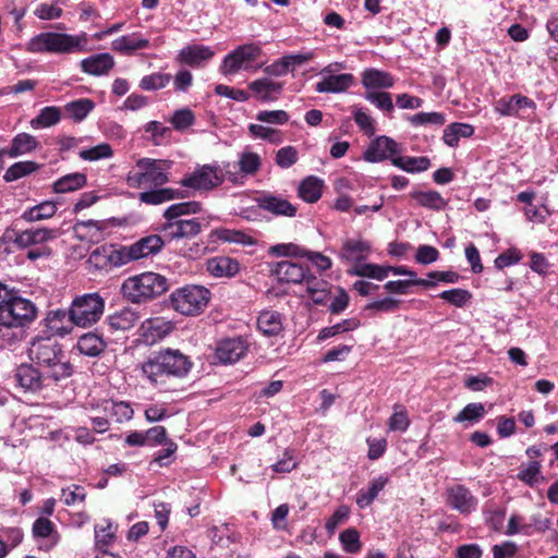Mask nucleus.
Wrapping results in <instances>:
<instances>
[{
	"mask_svg": "<svg viewBox=\"0 0 558 558\" xmlns=\"http://www.w3.org/2000/svg\"><path fill=\"white\" fill-rule=\"evenodd\" d=\"M193 368L191 357L179 349H161L143 364L142 373L154 386H162L167 378L183 379Z\"/></svg>",
	"mask_w": 558,
	"mask_h": 558,
	"instance_id": "nucleus-1",
	"label": "nucleus"
},
{
	"mask_svg": "<svg viewBox=\"0 0 558 558\" xmlns=\"http://www.w3.org/2000/svg\"><path fill=\"white\" fill-rule=\"evenodd\" d=\"M165 243L162 235L150 234L141 238L131 245H123L119 248H97L90 255V259L101 267L106 265L121 267L131 262L156 255L161 251Z\"/></svg>",
	"mask_w": 558,
	"mask_h": 558,
	"instance_id": "nucleus-2",
	"label": "nucleus"
},
{
	"mask_svg": "<svg viewBox=\"0 0 558 558\" xmlns=\"http://www.w3.org/2000/svg\"><path fill=\"white\" fill-rule=\"evenodd\" d=\"M202 204L195 201L172 204L163 211L165 222L158 230L161 232L165 242L194 238L202 231L198 218L185 219L184 216L198 214Z\"/></svg>",
	"mask_w": 558,
	"mask_h": 558,
	"instance_id": "nucleus-3",
	"label": "nucleus"
},
{
	"mask_svg": "<svg viewBox=\"0 0 558 558\" xmlns=\"http://www.w3.org/2000/svg\"><path fill=\"white\" fill-rule=\"evenodd\" d=\"M28 357L31 362L60 381L73 373L71 363L58 341L51 337H36L29 343Z\"/></svg>",
	"mask_w": 558,
	"mask_h": 558,
	"instance_id": "nucleus-4",
	"label": "nucleus"
},
{
	"mask_svg": "<svg viewBox=\"0 0 558 558\" xmlns=\"http://www.w3.org/2000/svg\"><path fill=\"white\" fill-rule=\"evenodd\" d=\"M36 316L37 308L32 301L0 283V348L3 345L5 331L25 326Z\"/></svg>",
	"mask_w": 558,
	"mask_h": 558,
	"instance_id": "nucleus-5",
	"label": "nucleus"
},
{
	"mask_svg": "<svg viewBox=\"0 0 558 558\" xmlns=\"http://www.w3.org/2000/svg\"><path fill=\"white\" fill-rule=\"evenodd\" d=\"M27 50L34 53L72 54L88 52L92 48L88 35L84 32L76 35L45 32L28 41Z\"/></svg>",
	"mask_w": 558,
	"mask_h": 558,
	"instance_id": "nucleus-6",
	"label": "nucleus"
},
{
	"mask_svg": "<svg viewBox=\"0 0 558 558\" xmlns=\"http://www.w3.org/2000/svg\"><path fill=\"white\" fill-rule=\"evenodd\" d=\"M166 277L146 271L126 278L121 286V294L128 302L143 304L161 295L168 290Z\"/></svg>",
	"mask_w": 558,
	"mask_h": 558,
	"instance_id": "nucleus-7",
	"label": "nucleus"
},
{
	"mask_svg": "<svg viewBox=\"0 0 558 558\" xmlns=\"http://www.w3.org/2000/svg\"><path fill=\"white\" fill-rule=\"evenodd\" d=\"M231 165H227V169L223 172L218 166L203 165L194 169L193 172L186 173L180 181V189H190L193 191L208 192L225 181V178L232 183H238L240 178L236 172L230 169Z\"/></svg>",
	"mask_w": 558,
	"mask_h": 558,
	"instance_id": "nucleus-8",
	"label": "nucleus"
},
{
	"mask_svg": "<svg viewBox=\"0 0 558 558\" xmlns=\"http://www.w3.org/2000/svg\"><path fill=\"white\" fill-rule=\"evenodd\" d=\"M170 162L160 159L142 158L135 169L126 175V183L133 189L159 187L169 181Z\"/></svg>",
	"mask_w": 558,
	"mask_h": 558,
	"instance_id": "nucleus-9",
	"label": "nucleus"
},
{
	"mask_svg": "<svg viewBox=\"0 0 558 558\" xmlns=\"http://www.w3.org/2000/svg\"><path fill=\"white\" fill-rule=\"evenodd\" d=\"M210 296L211 293L207 288L187 284L175 289L170 294V306L182 315L195 316L207 307Z\"/></svg>",
	"mask_w": 558,
	"mask_h": 558,
	"instance_id": "nucleus-10",
	"label": "nucleus"
},
{
	"mask_svg": "<svg viewBox=\"0 0 558 558\" xmlns=\"http://www.w3.org/2000/svg\"><path fill=\"white\" fill-rule=\"evenodd\" d=\"M105 300L98 293L76 296L70 307V320L77 327L87 328L96 324L104 314Z\"/></svg>",
	"mask_w": 558,
	"mask_h": 558,
	"instance_id": "nucleus-11",
	"label": "nucleus"
},
{
	"mask_svg": "<svg viewBox=\"0 0 558 558\" xmlns=\"http://www.w3.org/2000/svg\"><path fill=\"white\" fill-rule=\"evenodd\" d=\"M363 87L367 90L366 99L373 105H393L390 93L383 89L393 85L395 78L386 71L374 68L365 69L361 74Z\"/></svg>",
	"mask_w": 558,
	"mask_h": 558,
	"instance_id": "nucleus-12",
	"label": "nucleus"
},
{
	"mask_svg": "<svg viewBox=\"0 0 558 558\" xmlns=\"http://www.w3.org/2000/svg\"><path fill=\"white\" fill-rule=\"evenodd\" d=\"M262 56L259 45L251 43L240 45L225 56L219 66V72L229 77L234 76L241 71H250L254 69L253 63Z\"/></svg>",
	"mask_w": 558,
	"mask_h": 558,
	"instance_id": "nucleus-13",
	"label": "nucleus"
},
{
	"mask_svg": "<svg viewBox=\"0 0 558 558\" xmlns=\"http://www.w3.org/2000/svg\"><path fill=\"white\" fill-rule=\"evenodd\" d=\"M344 62H332L320 70V80L315 83V90L318 93H344L356 84V78L351 73H338L345 70Z\"/></svg>",
	"mask_w": 558,
	"mask_h": 558,
	"instance_id": "nucleus-14",
	"label": "nucleus"
},
{
	"mask_svg": "<svg viewBox=\"0 0 558 558\" xmlns=\"http://www.w3.org/2000/svg\"><path fill=\"white\" fill-rule=\"evenodd\" d=\"M14 378L20 388L33 393L59 383L33 363L21 364L16 367Z\"/></svg>",
	"mask_w": 558,
	"mask_h": 558,
	"instance_id": "nucleus-15",
	"label": "nucleus"
},
{
	"mask_svg": "<svg viewBox=\"0 0 558 558\" xmlns=\"http://www.w3.org/2000/svg\"><path fill=\"white\" fill-rule=\"evenodd\" d=\"M257 206L275 216L295 217L298 208L282 195L263 192L256 198Z\"/></svg>",
	"mask_w": 558,
	"mask_h": 558,
	"instance_id": "nucleus-16",
	"label": "nucleus"
},
{
	"mask_svg": "<svg viewBox=\"0 0 558 558\" xmlns=\"http://www.w3.org/2000/svg\"><path fill=\"white\" fill-rule=\"evenodd\" d=\"M400 153V145L392 138L383 135L369 143L363 153V159L368 162H380Z\"/></svg>",
	"mask_w": 558,
	"mask_h": 558,
	"instance_id": "nucleus-17",
	"label": "nucleus"
},
{
	"mask_svg": "<svg viewBox=\"0 0 558 558\" xmlns=\"http://www.w3.org/2000/svg\"><path fill=\"white\" fill-rule=\"evenodd\" d=\"M447 504L461 514H469L475 511L477 498L464 485L456 484L447 488Z\"/></svg>",
	"mask_w": 558,
	"mask_h": 558,
	"instance_id": "nucleus-18",
	"label": "nucleus"
},
{
	"mask_svg": "<svg viewBox=\"0 0 558 558\" xmlns=\"http://www.w3.org/2000/svg\"><path fill=\"white\" fill-rule=\"evenodd\" d=\"M248 349L242 338H227L217 343L216 357L222 364H233L241 360Z\"/></svg>",
	"mask_w": 558,
	"mask_h": 558,
	"instance_id": "nucleus-19",
	"label": "nucleus"
},
{
	"mask_svg": "<svg viewBox=\"0 0 558 558\" xmlns=\"http://www.w3.org/2000/svg\"><path fill=\"white\" fill-rule=\"evenodd\" d=\"M307 270V266L290 260H281L271 265L270 274L279 282L301 284Z\"/></svg>",
	"mask_w": 558,
	"mask_h": 558,
	"instance_id": "nucleus-20",
	"label": "nucleus"
},
{
	"mask_svg": "<svg viewBox=\"0 0 558 558\" xmlns=\"http://www.w3.org/2000/svg\"><path fill=\"white\" fill-rule=\"evenodd\" d=\"M172 324L161 317H154L142 323L138 332L143 341L147 344H154L172 331Z\"/></svg>",
	"mask_w": 558,
	"mask_h": 558,
	"instance_id": "nucleus-21",
	"label": "nucleus"
},
{
	"mask_svg": "<svg viewBox=\"0 0 558 558\" xmlns=\"http://www.w3.org/2000/svg\"><path fill=\"white\" fill-rule=\"evenodd\" d=\"M138 194V201L147 205H160L173 199H182L189 197V193L184 189L173 187H150Z\"/></svg>",
	"mask_w": 558,
	"mask_h": 558,
	"instance_id": "nucleus-22",
	"label": "nucleus"
},
{
	"mask_svg": "<svg viewBox=\"0 0 558 558\" xmlns=\"http://www.w3.org/2000/svg\"><path fill=\"white\" fill-rule=\"evenodd\" d=\"M114 58L108 52L93 54L80 62L81 70L93 76L109 74V72L114 68Z\"/></svg>",
	"mask_w": 558,
	"mask_h": 558,
	"instance_id": "nucleus-23",
	"label": "nucleus"
},
{
	"mask_svg": "<svg viewBox=\"0 0 558 558\" xmlns=\"http://www.w3.org/2000/svg\"><path fill=\"white\" fill-rule=\"evenodd\" d=\"M214 54V50L208 46L189 45L179 51L177 61L190 66H199L209 61Z\"/></svg>",
	"mask_w": 558,
	"mask_h": 558,
	"instance_id": "nucleus-24",
	"label": "nucleus"
},
{
	"mask_svg": "<svg viewBox=\"0 0 558 558\" xmlns=\"http://www.w3.org/2000/svg\"><path fill=\"white\" fill-rule=\"evenodd\" d=\"M240 265L236 259L229 256H215L206 262V270L215 278H231L239 272Z\"/></svg>",
	"mask_w": 558,
	"mask_h": 558,
	"instance_id": "nucleus-25",
	"label": "nucleus"
},
{
	"mask_svg": "<svg viewBox=\"0 0 558 558\" xmlns=\"http://www.w3.org/2000/svg\"><path fill=\"white\" fill-rule=\"evenodd\" d=\"M150 41L144 38L140 33H132L120 36L112 40L111 49L121 54H132L137 50L147 49Z\"/></svg>",
	"mask_w": 558,
	"mask_h": 558,
	"instance_id": "nucleus-26",
	"label": "nucleus"
},
{
	"mask_svg": "<svg viewBox=\"0 0 558 558\" xmlns=\"http://www.w3.org/2000/svg\"><path fill=\"white\" fill-rule=\"evenodd\" d=\"M257 328L266 337H277L283 331V316L274 310L262 311L257 317Z\"/></svg>",
	"mask_w": 558,
	"mask_h": 558,
	"instance_id": "nucleus-27",
	"label": "nucleus"
},
{
	"mask_svg": "<svg viewBox=\"0 0 558 558\" xmlns=\"http://www.w3.org/2000/svg\"><path fill=\"white\" fill-rule=\"evenodd\" d=\"M39 147L37 138L28 133H19L11 141V145L8 148L0 150L2 156H9L10 158H16L22 155L29 154Z\"/></svg>",
	"mask_w": 558,
	"mask_h": 558,
	"instance_id": "nucleus-28",
	"label": "nucleus"
},
{
	"mask_svg": "<svg viewBox=\"0 0 558 558\" xmlns=\"http://www.w3.org/2000/svg\"><path fill=\"white\" fill-rule=\"evenodd\" d=\"M45 324L51 337H63L70 333L73 325L70 320L69 311L64 310L50 311L45 318Z\"/></svg>",
	"mask_w": 558,
	"mask_h": 558,
	"instance_id": "nucleus-29",
	"label": "nucleus"
},
{
	"mask_svg": "<svg viewBox=\"0 0 558 558\" xmlns=\"http://www.w3.org/2000/svg\"><path fill=\"white\" fill-rule=\"evenodd\" d=\"M250 90L262 101H275L282 90V84L270 77H262L248 85Z\"/></svg>",
	"mask_w": 558,
	"mask_h": 558,
	"instance_id": "nucleus-30",
	"label": "nucleus"
},
{
	"mask_svg": "<svg viewBox=\"0 0 558 558\" xmlns=\"http://www.w3.org/2000/svg\"><path fill=\"white\" fill-rule=\"evenodd\" d=\"M371 252V244L362 239H348L343 242L340 250V257L349 262H360L365 259Z\"/></svg>",
	"mask_w": 558,
	"mask_h": 558,
	"instance_id": "nucleus-31",
	"label": "nucleus"
},
{
	"mask_svg": "<svg viewBox=\"0 0 558 558\" xmlns=\"http://www.w3.org/2000/svg\"><path fill=\"white\" fill-rule=\"evenodd\" d=\"M140 318L141 315L136 310L124 307L108 316L107 324L113 331H126L133 328Z\"/></svg>",
	"mask_w": 558,
	"mask_h": 558,
	"instance_id": "nucleus-32",
	"label": "nucleus"
},
{
	"mask_svg": "<svg viewBox=\"0 0 558 558\" xmlns=\"http://www.w3.org/2000/svg\"><path fill=\"white\" fill-rule=\"evenodd\" d=\"M100 408L106 416H109V418L117 423L130 421L134 414L131 403L126 401L108 399L101 402Z\"/></svg>",
	"mask_w": 558,
	"mask_h": 558,
	"instance_id": "nucleus-33",
	"label": "nucleus"
},
{
	"mask_svg": "<svg viewBox=\"0 0 558 558\" xmlns=\"http://www.w3.org/2000/svg\"><path fill=\"white\" fill-rule=\"evenodd\" d=\"M388 483V477L385 475H379L378 477L373 478L368 483V487L366 489H360L356 495V505L364 509L372 505V502L376 499L378 494L385 488Z\"/></svg>",
	"mask_w": 558,
	"mask_h": 558,
	"instance_id": "nucleus-34",
	"label": "nucleus"
},
{
	"mask_svg": "<svg viewBox=\"0 0 558 558\" xmlns=\"http://www.w3.org/2000/svg\"><path fill=\"white\" fill-rule=\"evenodd\" d=\"M474 133V128L468 123H451L444 130V142L450 146L456 147L460 138L471 137Z\"/></svg>",
	"mask_w": 558,
	"mask_h": 558,
	"instance_id": "nucleus-35",
	"label": "nucleus"
},
{
	"mask_svg": "<svg viewBox=\"0 0 558 558\" xmlns=\"http://www.w3.org/2000/svg\"><path fill=\"white\" fill-rule=\"evenodd\" d=\"M349 274L381 281L390 275V266H381L376 264H355L352 269L349 270Z\"/></svg>",
	"mask_w": 558,
	"mask_h": 558,
	"instance_id": "nucleus-36",
	"label": "nucleus"
},
{
	"mask_svg": "<svg viewBox=\"0 0 558 558\" xmlns=\"http://www.w3.org/2000/svg\"><path fill=\"white\" fill-rule=\"evenodd\" d=\"M106 347L101 337L96 333L88 332L80 337L77 341L78 351L87 356H97Z\"/></svg>",
	"mask_w": 558,
	"mask_h": 558,
	"instance_id": "nucleus-37",
	"label": "nucleus"
},
{
	"mask_svg": "<svg viewBox=\"0 0 558 558\" xmlns=\"http://www.w3.org/2000/svg\"><path fill=\"white\" fill-rule=\"evenodd\" d=\"M411 197L418 205L433 210H441L447 206L445 198L436 191H415L411 193Z\"/></svg>",
	"mask_w": 558,
	"mask_h": 558,
	"instance_id": "nucleus-38",
	"label": "nucleus"
},
{
	"mask_svg": "<svg viewBox=\"0 0 558 558\" xmlns=\"http://www.w3.org/2000/svg\"><path fill=\"white\" fill-rule=\"evenodd\" d=\"M56 211L57 205L53 202L46 201L23 211L21 219L27 222H35L51 218Z\"/></svg>",
	"mask_w": 558,
	"mask_h": 558,
	"instance_id": "nucleus-39",
	"label": "nucleus"
},
{
	"mask_svg": "<svg viewBox=\"0 0 558 558\" xmlns=\"http://www.w3.org/2000/svg\"><path fill=\"white\" fill-rule=\"evenodd\" d=\"M323 181L316 177H308L304 179L299 185V196L307 202L315 203L322 196Z\"/></svg>",
	"mask_w": 558,
	"mask_h": 558,
	"instance_id": "nucleus-40",
	"label": "nucleus"
},
{
	"mask_svg": "<svg viewBox=\"0 0 558 558\" xmlns=\"http://www.w3.org/2000/svg\"><path fill=\"white\" fill-rule=\"evenodd\" d=\"M86 184V175L81 172L63 175L53 184L56 193H69L83 187Z\"/></svg>",
	"mask_w": 558,
	"mask_h": 558,
	"instance_id": "nucleus-41",
	"label": "nucleus"
},
{
	"mask_svg": "<svg viewBox=\"0 0 558 558\" xmlns=\"http://www.w3.org/2000/svg\"><path fill=\"white\" fill-rule=\"evenodd\" d=\"M413 286L432 288L435 287V283L426 279L390 280L384 284V289L390 293L407 294Z\"/></svg>",
	"mask_w": 558,
	"mask_h": 558,
	"instance_id": "nucleus-42",
	"label": "nucleus"
},
{
	"mask_svg": "<svg viewBox=\"0 0 558 558\" xmlns=\"http://www.w3.org/2000/svg\"><path fill=\"white\" fill-rule=\"evenodd\" d=\"M392 163L407 172H422L429 168L430 161L427 157H396Z\"/></svg>",
	"mask_w": 558,
	"mask_h": 558,
	"instance_id": "nucleus-43",
	"label": "nucleus"
},
{
	"mask_svg": "<svg viewBox=\"0 0 558 558\" xmlns=\"http://www.w3.org/2000/svg\"><path fill=\"white\" fill-rule=\"evenodd\" d=\"M485 408L483 403L474 402L466 404L453 418L457 423L474 424L484 417Z\"/></svg>",
	"mask_w": 558,
	"mask_h": 558,
	"instance_id": "nucleus-44",
	"label": "nucleus"
},
{
	"mask_svg": "<svg viewBox=\"0 0 558 558\" xmlns=\"http://www.w3.org/2000/svg\"><path fill=\"white\" fill-rule=\"evenodd\" d=\"M260 165V157L256 153L243 151L240 155L239 161L233 165V168L239 167L243 175H253L258 171Z\"/></svg>",
	"mask_w": 558,
	"mask_h": 558,
	"instance_id": "nucleus-45",
	"label": "nucleus"
},
{
	"mask_svg": "<svg viewBox=\"0 0 558 558\" xmlns=\"http://www.w3.org/2000/svg\"><path fill=\"white\" fill-rule=\"evenodd\" d=\"M60 121V112L57 107H44L39 114L31 120V126L35 130L45 129Z\"/></svg>",
	"mask_w": 558,
	"mask_h": 558,
	"instance_id": "nucleus-46",
	"label": "nucleus"
},
{
	"mask_svg": "<svg viewBox=\"0 0 558 558\" xmlns=\"http://www.w3.org/2000/svg\"><path fill=\"white\" fill-rule=\"evenodd\" d=\"M541 463L538 461H531L527 464L520 466L517 478L530 487H534L542 477Z\"/></svg>",
	"mask_w": 558,
	"mask_h": 558,
	"instance_id": "nucleus-47",
	"label": "nucleus"
},
{
	"mask_svg": "<svg viewBox=\"0 0 558 558\" xmlns=\"http://www.w3.org/2000/svg\"><path fill=\"white\" fill-rule=\"evenodd\" d=\"M37 168L38 165L34 161H19L7 169L3 179L7 182L16 181L25 175L35 172Z\"/></svg>",
	"mask_w": 558,
	"mask_h": 558,
	"instance_id": "nucleus-48",
	"label": "nucleus"
},
{
	"mask_svg": "<svg viewBox=\"0 0 558 558\" xmlns=\"http://www.w3.org/2000/svg\"><path fill=\"white\" fill-rule=\"evenodd\" d=\"M172 80L171 74L156 72L149 75H145L140 81V88L143 90H158L166 87Z\"/></svg>",
	"mask_w": 558,
	"mask_h": 558,
	"instance_id": "nucleus-49",
	"label": "nucleus"
},
{
	"mask_svg": "<svg viewBox=\"0 0 558 558\" xmlns=\"http://www.w3.org/2000/svg\"><path fill=\"white\" fill-rule=\"evenodd\" d=\"M407 120L413 126H427V125H444L446 122V118L442 113L439 112H420L416 114L408 116Z\"/></svg>",
	"mask_w": 558,
	"mask_h": 558,
	"instance_id": "nucleus-50",
	"label": "nucleus"
},
{
	"mask_svg": "<svg viewBox=\"0 0 558 558\" xmlns=\"http://www.w3.org/2000/svg\"><path fill=\"white\" fill-rule=\"evenodd\" d=\"M216 235L220 241L227 242V243H236L241 245H253L255 244V240L244 233L243 231L233 230V229H218L216 230Z\"/></svg>",
	"mask_w": 558,
	"mask_h": 558,
	"instance_id": "nucleus-51",
	"label": "nucleus"
},
{
	"mask_svg": "<svg viewBox=\"0 0 558 558\" xmlns=\"http://www.w3.org/2000/svg\"><path fill=\"white\" fill-rule=\"evenodd\" d=\"M505 534L508 536L523 534H532V523H527L525 518L519 513H512L509 518Z\"/></svg>",
	"mask_w": 558,
	"mask_h": 558,
	"instance_id": "nucleus-52",
	"label": "nucleus"
},
{
	"mask_svg": "<svg viewBox=\"0 0 558 558\" xmlns=\"http://www.w3.org/2000/svg\"><path fill=\"white\" fill-rule=\"evenodd\" d=\"M400 306V301L390 296H386L380 300H375L369 302L364 311L368 312L369 315H375L377 313H393Z\"/></svg>",
	"mask_w": 558,
	"mask_h": 558,
	"instance_id": "nucleus-53",
	"label": "nucleus"
},
{
	"mask_svg": "<svg viewBox=\"0 0 558 558\" xmlns=\"http://www.w3.org/2000/svg\"><path fill=\"white\" fill-rule=\"evenodd\" d=\"M357 326L359 322L356 319H344L336 325L323 328L317 336V340H327L341 332L354 330L357 328Z\"/></svg>",
	"mask_w": 558,
	"mask_h": 558,
	"instance_id": "nucleus-54",
	"label": "nucleus"
},
{
	"mask_svg": "<svg viewBox=\"0 0 558 558\" xmlns=\"http://www.w3.org/2000/svg\"><path fill=\"white\" fill-rule=\"evenodd\" d=\"M33 535L36 538L51 537L53 543L58 542V534L54 524L47 518H38L33 524Z\"/></svg>",
	"mask_w": 558,
	"mask_h": 558,
	"instance_id": "nucleus-55",
	"label": "nucleus"
},
{
	"mask_svg": "<svg viewBox=\"0 0 558 558\" xmlns=\"http://www.w3.org/2000/svg\"><path fill=\"white\" fill-rule=\"evenodd\" d=\"M410 425L408 412L403 405H395L393 413L389 417L388 427L391 432H405Z\"/></svg>",
	"mask_w": 558,
	"mask_h": 558,
	"instance_id": "nucleus-56",
	"label": "nucleus"
},
{
	"mask_svg": "<svg viewBox=\"0 0 558 558\" xmlns=\"http://www.w3.org/2000/svg\"><path fill=\"white\" fill-rule=\"evenodd\" d=\"M112 154H113V151H112L111 146L107 143H101L94 147L80 150L78 156L83 160L97 161L100 159L110 158L112 156Z\"/></svg>",
	"mask_w": 558,
	"mask_h": 558,
	"instance_id": "nucleus-57",
	"label": "nucleus"
},
{
	"mask_svg": "<svg viewBox=\"0 0 558 558\" xmlns=\"http://www.w3.org/2000/svg\"><path fill=\"white\" fill-rule=\"evenodd\" d=\"M486 524L494 531L500 532L504 527L506 509L500 507L486 506L484 511Z\"/></svg>",
	"mask_w": 558,
	"mask_h": 558,
	"instance_id": "nucleus-58",
	"label": "nucleus"
},
{
	"mask_svg": "<svg viewBox=\"0 0 558 558\" xmlns=\"http://www.w3.org/2000/svg\"><path fill=\"white\" fill-rule=\"evenodd\" d=\"M439 298L445 300L446 302H448L451 305H454L457 307H462L470 301L472 295L468 290L456 288V289L442 291L439 294Z\"/></svg>",
	"mask_w": 558,
	"mask_h": 558,
	"instance_id": "nucleus-59",
	"label": "nucleus"
},
{
	"mask_svg": "<svg viewBox=\"0 0 558 558\" xmlns=\"http://www.w3.org/2000/svg\"><path fill=\"white\" fill-rule=\"evenodd\" d=\"M268 253L272 256L303 257L305 250L294 243H280L269 247Z\"/></svg>",
	"mask_w": 558,
	"mask_h": 558,
	"instance_id": "nucleus-60",
	"label": "nucleus"
},
{
	"mask_svg": "<svg viewBox=\"0 0 558 558\" xmlns=\"http://www.w3.org/2000/svg\"><path fill=\"white\" fill-rule=\"evenodd\" d=\"M299 465V461L295 457L294 450H284L282 458L274 463L270 468L276 473H290Z\"/></svg>",
	"mask_w": 558,
	"mask_h": 558,
	"instance_id": "nucleus-61",
	"label": "nucleus"
},
{
	"mask_svg": "<svg viewBox=\"0 0 558 558\" xmlns=\"http://www.w3.org/2000/svg\"><path fill=\"white\" fill-rule=\"evenodd\" d=\"M339 539L347 553L355 554L361 549L360 534L355 529H348L340 533Z\"/></svg>",
	"mask_w": 558,
	"mask_h": 558,
	"instance_id": "nucleus-62",
	"label": "nucleus"
},
{
	"mask_svg": "<svg viewBox=\"0 0 558 558\" xmlns=\"http://www.w3.org/2000/svg\"><path fill=\"white\" fill-rule=\"evenodd\" d=\"M299 159V153L293 146H284L276 154V165L282 169L292 167Z\"/></svg>",
	"mask_w": 558,
	"mask_h": 558,
	"instance_id": "nucleus-63",
	"label": "nucleus"
},
{
	"mask_svg": "<svg viewBox=\"0 0 558 558\" xmlns=\"http://www.w3.org/2000/svg\"><path fill=\"white\" fill-rule=\"evenodd\" d=\"M85 497V488L78 485H72L70 487L63 488L61 494V500L66 506H73L75 504L83 502Z\"/></svg>",
	"mask_w": 558,
	"mask_h": 558,
	"instance_id": "nucleus-64",
	"label": "nucleus"
}]
</instances>
